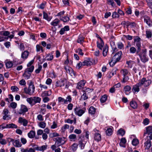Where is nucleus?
<instances>
[{"label":"nucleus","mask_w":152,"mask_h":152,"mask_svg":"<svg viewBox=\"0 0 152 152\" xmlns=\"http://www.w3.org/2000/svg\"><path fill=\"white\" fill-rule=\"evenodd\" d=\"M64 137H57L53 139V140L55 141V145L51 146V148L52 150H54L56 148L64 144L66 142Z\"/></svg>","instance_id":"nucleus-1"},{"label":"nucleus","mask_w":152,"mask_h":152,"mask_svg":"<svg viewBox=\"0 0 152 152\" xmlns=\"http://www.w3.org/2000/svg\"><path fill=\"white\" fill-rule=\"evenodd\" d=\"M35 87L33 82L30 81L28 84V88L25 87L23 89L24 92L29 95H32L34 93Z\"/></svg>","instance_id":"nucleus-2"},{"label":"nucleus","mask_w":152,"mask_h":152,"mask_svg":"<svg viewBox=\"0 0 152 152\" xmlns=\"http://www.w3.org/2000/svg\"><path fill=\"white\" fill-rule=\"evenodd\" d=\"M122 54V51H120L114 55L110 61L109 62L110 65L111 66H113L117 62L119 61L121 58Z\"/></svg>","instance_id":"nucleus-3"},{"label":"nucleus","mask_w":152,"mask_h":152,"mask_svg":"<svg viewBox=\"0 0 152 152\" xmlns=\"http://www.w3.org/2000/svg\"><path fill=\"white\" fill-rule=\"evenodd\" d=\"M41 100V98L38 96H32L26 99V101L32 106L37 103H40Z\"/></svg>","instance_id":"nucleus-4"},{"label":"nucleus","mask_w":152,"mask_h":152,"mask_svg":"<svg viewBox=\"0 0 152 152\" xmlns=\"http://www.w3.org/2000/svg\"><path fill=\"white\" fill-rule=\"evenodd\" d=\"M147 51L146 49H143L142 51L137 54L139 55L141 61L144 63H145L148 61L149 58L146 54Z\"/></svg>","instance_id":"nucleus-5"},{"label":"nucleus","mask_w":152,"mask_h":152,"mask_svg":"<svg viewBox=\"0 0 152 152\" xmlns=\"http://www.w3.org/2000/svg\"><path fill=\"white\" fill-rule=\"evenodd\" d=\"M141 87L146 88L149 86L151 83L152 81L151 80L147 79L145 78H143L138 81Z\"/></svg>","instance_id":"nucleus-6"},{"label":"nucleus","mask_w":152,"mask_h":152,"mask_svg":"<svg viewBox=\"0 0 152 152\" xmlns=\"http://www.w3.org/2000/svg\"><path fill=\"white\" fill-rule=\"evenodd\" d=\"M56 86L62 87L65 86V88H67L69 87L68 83L66 79H63L57 81L56 83Z\"/></svg>","instance_id":"nucleus-7"},{"label":"nucleus","mask_w":152,"mask_h":152,"mask_svg":"<svg viewBox=\"0 0 152 152\" xmlns=\"http://www.w3.org/2000/svg\"><path fill=\"white\" fill-rule=\"evenodd\" d=\"M86 110V109L85 107H83L82 109H80V107H76L74 109L75 113L78 116H81L85 113Z\"/></svg>","instance_id":"nucleus-8"},{"label":"nucleus","mask_w":152,"mask_h":152,"mask_svg":"<svg viewBox=\"0 0 152 152\" xmlns=\"http://www.w3.org/2000/svg\"><path fill=\"white\" fill-rule=\"evenodd\" d=\"M134 42L136 45L137 47V53L138 54L141 50V43L140 42L141 39L138 36H136L134 39Z\"/></svg>","instance_id":"nucleus-9"},{"label":"nucleus","mask_w":152,"mask_h":152,"mask_svg":"<svg viewBox=\"0 0 152 152\" xmlns=\"http://www.w3.org/2000/svg\"><path fill=\"white\" fill-rule=\"evenodd\" d=\"M121 73L123 77L122 82L125 83L127 82L129 79V77L127 76L128 73V71L126 69H122L121 70Z\"/></svg>","instance_id":"nucleus-10"},{"label":"nucleus","mask_w":152,"mask_h":152,"mask_svg":"<svg viewBox=\"0 0 152 152\" xmlns=\"http://www.w3.org/2000/svg\"><path fill=\"white\" fill-rule=\"evenodd\" d=\"M146 132L144 133V136L147 134L146 137L152 139V126H149L146 127Z\"/></svg>","instance_id":"nucleus-11"},{"label":"nucleus","mask_w":152,"mask_h":152,"mask_svg":"<svg viewBox=\"0 0 152 152\" xmlns=\"http://www.w3.org/2000/svg\"><path fill=\"white\" fill-rule=\"evenodd\" d=\"M28 111V109L26 106L24 105H21L20 108L19 110L18 113L19 114L24 115L25 113Z\"/></svg>","instance_id":"nucleus-12"},{"label":"nucleus","mask_w":152,"mask_h":152,"mask_svg":"<svg viewBox=\"0 0 152 152\" xmlns=\"http://www.w3.org/2000/svg\"><path fill=\"white\" fill-rule=\"evenodd\" d=\"M144 22L149 27L152 26V22L150 17L145 15L143 16Z\"/></svg>","instance_id":"nucleus-13"},{"label":"nucleus","mask_w":152,"mask_h":152,"mask_svg":"<svg viewBox=\"0 0 152 152\" xmlns=\"http://www.w3.org/2000/svg\"><path fill=\"white\" fill-rule=\"evenodd\" d=\"M86 83V81L84 80H80L77 83L76 88L78 89H82Z\"/></svg>","instance_id":"nucleus-14"},{"label":"nucleus","mask_w":152,"mask_h":152,"mask_svg":"<svg viewBox=\"0 0 152 152\" xmlns=\"http://www.w3.org/2000/svg\"><path fill=\"white\" fill-rule=\"evenodd\" d=\"M10 141L13 142V145L15 147L20 148L22 145L19 139L14 140L13 139H11Z\"/></svg>","instance_id":"nucleus-15"},{"label":"nucleus","mask_w":152,"mask_h":152,"mask_svg":"<svg viewBox=\"0 0 152 152\" xmlns=\"http://www.w3.org/2000/svg\"><path fill=\"white\" fill-rule=\"evenodd\" d=\"M152 139H150L149 138L146 137L145 139L146 141L144 143V147H145V149H149L151 146V140Z\"/></svg>","instance_id":"nucleus-16"},{"label":"nucleus","mask_w":152,"mask_h":152,"mask_svg":"<svg viewBox=\"0 0 152 152\" xmlns=\"http://www.w3.org/2000/svg\"><path fill=\"white\" fill-rule=\"evenodd\" d=\"M18 122L20 124H22L23 126H26L28 124V121L27 120L21 117L18 118Z\"/></svg>","instance_id":"nucleus-17"},{"label":"nucleus","mask_w":152,"mask_h":152,"mask_svg":"<svg viewBox=\"0 0 152 152\" xmlns=\"http://www.w3.org/2000/svg\"><path fill=\"white\" fill-rule=\"evenodd\" d=\"M139 87H141L139 83L134 85L132 88V91L134 93L138 92L140 91Z\"/></svg>","instance_id":"nucleus-18"},{"label":"nucleus","mask_w":152,"mask_h":152,"mask_svg":"<svg viewBox=\"0 0 152 152\" xmlns=\"http://www.w3.org/2000/svg\"><path fill=\"white\" fill-rule=\"evenodd\" d=\"M47 145H44L40 147L37 146L34 147V149L37 151H43L47 149Z\"/></svg>","instance_id":"nucleus-19"},{"label":"nucleus","mask_w":152,"mask_h":152,"mask_svg":"<svg viewBox=\"0 0 152 152\" xmlns=\"http://www.w3.org/2000/svg\"><path fill=\"white\" fill-rule=\"evenodd\" d=\"M29 52L27 50L24 51L22 52L21 55V58L23 60H25L27 59L29 55Z\"/></svg>","instance_id":"nucleus-20"},{"label":"nucleus","mask_w":152,"mask_h":152,"mask_svg":"<svg viewBox=\"0 0 152 152\" xmlns=\"http://www.w3.org/2000/svg\"><path fill=\"white\" fill-rule=\"evenodd\" d=\"M110 43L113 51L114 52L118 51V49L116 47L115 42L112 40L110 41Z\"/></svg>","instance_id":"nucleus-21"},{"label":"nucleus","mask_w":152,"mask_h":152,"mask_svg":"<svg viewBox=\"0 0 152 152\" xmlns=\"http://www.w3.org/2000/svg\"><path fill=\"white\" fill-rule=\"evenodd\" d=\"M124 92L126 94L128 95L129 94L130 92H128L130 91L131 88L129 86H125L124 88Z\"/></svg>","instance_id":"nucleus-22"},{"label":"nucleus","mask_w":152,"mask_h":152,"mask_svg":"<svg viewBox=\"0 0 152 152\" xmlns=\"http://www.w3.org/2000/svg\"><path fill=\"white\" fill-rule=\"evenodd\" d=\"M126 142V140L125 137L122 138L119 143L120 146L125 148L126 147L125 144Z\"/></svg>","instance_id":"nucleus-23"},{"label":"nucleus","mask_w":152,"mask_h":152,"mask_svg":"<svg viewBox=\"0 0 152 152\" xmlns=\"http://www.w3.org/2000/svg\"><path fill=\"white\" fill-rule=\"evenodd\" d=\"M100 42H97V47L100 49L102 50L104 45V43L103 41L101 38H100Z\"/></svg>","instance_id":"nucleus-24"},{"label":"nucleus","mask_w":152,"mask_h":152,"mask_svg":"<svg viewBox=\"0 0 152 152\" xmlns=\"http://www.w3.org/2000/svg\"><path fill=\"white\" fill-rule=\"evenodd\" d=\"M31 76V73L25 70L23 76L25 79H28Z\"/></svg>","instance_id":"nucleus-25"},{"label":"nucleus","mask_w":152,"mask_h":152,"mask_svg":"<svg viewBox=\"0 0 152 152\" xmlns=\"http://www.w3.org/2000/svg\"><path fill=\"white\" fill-rule=\"evenodd\" d=\"M102 139L101 135L99 133H95L94 134V139L97 142L100 141Z\"/></svg>","instance_id":"nucleus-26"},{"label":"nucleus","mask_w":152,"mask_h":152,"mask_svg":"<svg viewBox=\"0 0 152 152\" xmlns=\"http://www.w3.org/2000/svg\"><path fill=\"white\" fill-rule=\"evenodd\" d=\"M108 50V46L106 45L104 47L103 50L102 54L103 56H107Z\"/></svg>","instance_id":"nucleus-27"},{"label":"nucleus","mask_w":152,"mask_h":152,"mask_svg":"<svg viewBox=\"0 0 152 152\" xmlns=\"http://www.w3.org/2000/svg\"><path fill=\"white\" fill-rule=\"evenodd\" d=\"M60 20L58 19H56L51 22L50 24L54 26H56L59 23Z\"/></svg>","instance_id":"nucleus-28"},{"label":"nucleus","mask_w":152,"mask_h":152,"mask_svg":"<svg viewBox=\"0 0 152 152\" xmlns=\"http://www.w3.org/2000/svg\"><path fill=\"white\" fill-rule=\"evenodd\" d=\"M60 20L64 22H67L70 20V18L67 16L64 17H60Z\"/></svg>","instance_id":"nucleus-29"},{"label":"nucleus","mask_w":152,"mask_h":152,"mask_svg":"<svg viewBox=\"0 0 152 152\" xmlns=\"http://www.w3.org/2000/svg\"><path fill=\"white\" fill-rule=\"evenodd\" d=\"M36 133L35 131L31 130L28 133V137L30 138H34L35 135Z\"/></svg>","instance_id":"nucleus-30"},{"label":"nucleus","mask_w":152,"mask_h":152,"mask_svg":"<svg viewBox=\"0 0 152 152\" xmlns=\"http://www.w3.org/2000/svg\"><path fill=\"white\" fill-rule=\"evenodd\" d=\"M83 92L84 93L81 96V100H85L88 98V96L85 91H84Z\"/></svg>","instance_id":"nucleus-31"},{"label":"nucleus","mask_w":152,"mask_h":152,"mask_svg":"<svg viewBox=\"0 0 152 152\" xmlns=\"http://www.w3.org/2000/svg\"><path fill=\"white\" fill-rule=\"evenodd\" d=\"M96 112V108L93 106L91 107L89 109V113L91 115L94 114Z\"/></svg>","instance_id":"nucleus-32"},{"label":"nucleus","mask_w":152,"mask_h":152,"mask_svg":"<svg viewBox=\"0 0 152 152\" xmlns=\"http://www.w3.org/2000/svg\"><path fill=\"white\" fill-rule=\"evenodd\" d=\"M43 18L47 20L48 21H50L52 18L51 17H49L47 14L45 12H43Z\"/></svg>","instance_id":"nucleus-33"},{"label":"nucleus","mask_w":152,"mask_h":152,"mask_svg":"<svg viewBox=\"0 0 152 152\" xmlns=\"http://www.w3.org/2000/svg\"><path fill=\"white\" fill-rule=\"evenodd\" d=\"M51 94V91H44L41 94V96L42 97L47 96H50Z\"/></svg>","instance_id":"nucleus-34"},{"label":"nucleus","mask_w":152,"mask_h":152,"mask_svg":"<svg viewBox=\"0 0 152 152\" xmlns=\"http://www.w3.org/2000/svg\"><path fill=\"white\" fill-rule=\"evenodd\" d=\"M107 96L106 95H104L102 96L100 99V101L102 103L105 102L107 100Z\"/></svg>","instance_id":"nucleus-35"},{"label":"nucleus","mask_w":152,"mask_h":152,"mask_svg":"<svg viewBox=\"0 0 152 152\" xmlns=\"http://www.w3.org/2000/svg\"><path fill=\"white\" fill-rule=\"evenodd\" d=\"M7 128H17L18 126L16 124L13 123H11L10 124H7Z\"/></svg>","instance_id":"nucleus-36"},{"label":"nucleus","mask_w":152,"mask_h":152,"mask_svg":"<svg viewBox=\"0 0 152 152\" xmlns=\"http://www.w3.org/2000/svg\"><path fill=\"white\" fill-rule=\"evenodd\" d=\"M70 141H75L77 139L76 135L75 134H71L69 137Z\"/></svg>","instance_id":"nucleus-37"},{"label":"nucleus","mask_w":152,"mask_h":152,"mask_svg":"<svg viewBox=\"0 0 152 152\" xmlns=\"http://www.w3.org/2000/svg\"><path fill=\"white\" fill-rule=\"evenodd\" d=\"M130 105L133 109H136L137 107V103L134 101H132L130 102Z\"/></svg>","instance_id":"nucleus-38"},{"label":"nucleus","mask_w":152,"mask_h":152,"mask_svg":"<svg viewBox=\"0 0 152 152\" xmlns=\"http://www.w3.org/2000/svg\"><path fill=\"white\" fill-rule=\"evenodd\" d=\"M118 48L119 49H123L124 48V45L121 42H118L117 44Z\"/></svg>","instance_id":"nucleus-39"},{"label":"nucleus","mask_w":152,"mask_h":152,"mask_svg":"<svg viewBox=\"0 0 152 152\" xmlns=\"http://www.w3.org/2000/svg\"><path fill=\"white\" fill-rule=\"evenodd\" d=\"M5 65L7 68H10L12 67L13 64L12 61H8L5 62Z\"/></svg>","instance_id":"nucleus-40"},{"label":"nucleus","mask_w":152,"mask_h":152,"mask_svg":"<svg viewBox=\"0 0 152 152\" xmlns=\"http://www.w3.org/2000/svg\"><path fill=\"white\" fill-rule=\"evenodd\" d=\"M106 134L110 136L113 133V130L111 128H108L106 132Z\"/></svg>","instance_id":"nucleus-41"},{"label":"nucleus","mask_w":152,"mask_h":152,"mask_svg":"<svg viewBox=\"0 0 152 152\" xmlns=\"http://www.w3.org/2000/svg\"><path fill=\"white\" fill-rule=\"evenodd\" d=\"M0 34L2 36H7L10 34V32L7 31H0Z\"/></svg>","instance_id":"nucleus-42"},{"label":"nucleus","mask_w":152,"mask_h":152,"mask_svg":"<svg viewBox=\"0 0 152 152\" xmlns=\"http://www.w3.org/2000/svg\"><path fill=\"white\" fill-rule=\"evenodd\" d=\"M46 57H48L47 59V61H50L52 60L53 58V53L51 54L50 53L48 54L47 55Z\"/></svg>","instance_id":"nucleus-43"},{"label":"nucleus","mask_w":152,"mask_h":152,"mask_svg":"<svg viewBox=\"0 0 152 152\" xmlns=\"http://www.w3.org/2000/svg\"><path fill=\"white\" fill-rule=\"evenodd\" d=\"M84 40V37L81 36H79L77 40V42L78 43H82L83 42Z\"/></svg>","instance_id":"nucleus-44"},{"label":"nucleus","mask_w":152,"mask_h":152,"mask_svg":"<svg viewBox=\"0 0 152 152\" xmlns=\"http://www.w3.org/2000/svg\"><path fill=\"white\" fill-rule=\"evenodd\" d=\"M36 51L37 52L40 51V50L42 52L43 51V48L42 46L39 45H37L36 46Z\"/></svg>","instance_id":"nucleus-45"},{"label":"nucleus","mask_w":152,"mask_h":152,"mask_svg":"<svg viewBox=\"0 0 152 152\" xmlns=\"http://www.w3.org/2000/svg\"><path fill=\"white\" fill-rule=\"evenodd\" d=\"M125 131L122 129H120L118 131V134L121 135V136L124 135L125 134Z\"/></svg>","instance_id":"nucleus-46"},{"label":"nucleus","mask_w":152,"mask_h":152,"mask_svg":"<svg viewBox=\"0 0 152 152\" xmlns=\"http://www.w3.org/2000/svg\"><path fill=\"white\" fill-rule=\"evenodd\" d=\"M130 53L131 54H134L137 51L136 48L133 47H131L129 49ZM137 54V53H136Z\"/></svg>","instance_id":"nucleus-47"},{"label":"nucleus","mask_w":152,"mask_h":152,"mask_svg":"<svg viewBox=\"0 0 152 152\" xmlns=\"http://www.w3.org/2000/svg\"><path fill=\"white\" fill-rule=\"evenodd\" d=\"M58 100L59 102H63L64 104H66L65 99L61 97H59L58 98Z\"/></svg>","instance_id":"nucleus-48"},{"label":"nucleus","mask_w":152,"mask_h":152,"mask_svg":"<svg viewBox=\"0 0 152 152\" xmlns=\"http://www.w3.org/2000/svg\"><path fill=\"white\" fill-rule=\"evenodd\" d=\"M34 69V66H31L30 67L27 68L25 69L28 72L31 73L33 71Z\"/></svg>","instance_id":"nucleus-49"},{"label":"nucleus","mask_w":152,"mask_h":152,"mask_svg":"<svg viewBox=\"0 0 152 152\" xmlns=\"http://www.w3.org/2000/svg\"><path fill=\"white\" fill-rule=\"evenodd\" d=\"M78 147V145L77 143H74L72 146V150L73 151H75L77 148Z\"/></svg>","instance_id":"nucleus-50"},{"label":"nucleus","mask_w":152,"mask_h":152,"mask_svg":"<svg viewBox=\"0 0 152 152\" xmlns=\"http://www.w3.org/2000/svg\"><path fill=\"white\" fill-rule=\"evenodd\" d=\"M138 140L136 139H133L132 141V144L134 146L137 145L138 144Z\"/></svg>","instance_id":"nucleus-51"},{"label":"nucleus","mask_w":152,"mask_h":152,"mask_svg":"<svg viewBox=\"0 0 152 152\" xmlns=\"http://www.w3.org/2000/svg\"><path fill=\"white\" fill-rule=\"evenodd\" d=\"M11 89L12 92L17 91H19V88L15 86H12L11 87Z\"/></svg>","instance_id":"nucleus-52"},{"label":"nucleus","mask_w":152,"mask_h":152,"mask_svg":"<svg viewBox=\"0 0 152 152\" xmlns=\"http://www.w3.org/2000/svg\"><path fill=\"white\" fill-rule=\"evenodd\" d=\"M69 127V126L68 125L65 124L61 127V129L63 132H64L66 129H68Z\"/></svg>","instance_id":"nucleus-53"},{"label":"nucleus","mask_w":152,"mask_h":152,"mask_svg":"<svg viewBox=\"0 0 152 152\" xmlns=\"http://www.w3.org/2000/svg\"><path fill=\"white\" fill-rule=\"evenodd\" d=\"M42 68V65H38V68L36 69L35 70V72L37 74L39 73L40 71L41 70Z\"/></svg>","instance_id":"nucleus-54"},{"label":"nucleus","mask_w":152,"mask_h":152,"mask_svg":"<svg viewBox=\"0 0 152 152\" xmlns=\"http://www.w3.org/2000/svg\"><path fill=\"white\" fill-rule=\"evenodd\" d=\"M46 124L44 122H41L39 124V126L42 128H44L46 126Z\"/></svg>","instance_id":"nucleus-55"},{"label":"nucleus","mask_w":152,"mask_h":152,"mask_svg":"<svg viewBox=\"0 0 152 152\" xmlns=\"http://www.w3.org/2000/svg\"><path fill=\"white\" fill-rule=\"evenodd\" d=\"M146 37L148 38H151L152 37V32L150 31H146Z\"/></svg>","instance_id":"nucleus-56"},{"label":"nucleus","mask_w":152,"mask_h":152,"mask_svg":"<svg viewBox=\"0 0 152 152\" xmlns=\"http://www.w3.org/2000/svg\"><path fill=\"white\" fill-rule=\"evenodd\" d=\"M126 24H127L129 26H130L132 28L136 26V23L134 22H126Z\"/></svg>","instance_id":"nucleus-57"},{"label":"nucleus","mask_w":152,"mask_h":152,"mask_svg":"<svg viewBox=\"0 0 152 152\" xmlns=\"http://www.w3.org/2000/svg\"><path fill=\"white\" fill-rule=\"evenodd\" d=\"M112 16L113 18H118L119 17V15L118 12H115L113 13Z\"/></svg>","instance_id":"nucleus-58"},{"label":"nucleus","mask_w":152,"mask_h":152,"mask_svg":"<svg viewBox=\"0 0 152 152\" xmlns=\"http://www.w3.org/2000/svg\"><path fill=\"white\" fill-rule=\"evenodd\" d=\"M79 144L81 149H83L84 148L85 144L83 143L82 141H80L79 142Z\"/></svg>","instance_id":"nucleus-59"},{"label":"nucleus","mask_w":152,"mask_h":152,"mask_svg":"<svg viewBox=\"0 0 152 152\" xmlns=\"http://www.w3.org/2000/svg\"><path fill=\"white\" fill-rule=\"evenodd\" d=\"M147 2L148 6L150 8L152 9V0H148Z\"/></svg>","instance_id":"nucleus-60"},{"label":"nucleus","mask_w":152,"mask_h":152,"mask_svg":"<svg viewBox=\"0 0 152 152\" xmlns=\"http://www.w3.org/2000/svg\"><path fill=\"white\" fill-rule=\"evenodd\" d=\"M3 118L4 120H8L11 119L10 115L8 114L6 115H4L3 116Z\"/></svg>","instance_id":"nucleus-61"},{"label":"nucleus","mask_w":152,"mask_h":152,"mask_svg":"<svg viewBox=\"0 0 152 152\" xmlns=\"http://www.w3.org/2000/svg\"><path fill=\"white\" fill-rule=\"evenodd\" d=\"M149 123V121L148 119L146 118L143 121V123L145 125H148Z\"/></svg>","instance_id":"nucleus-62"},{"label":"nucleus","mask_w":152,"mask_h":152,"mask_svg":"<svg viewBox=\"0 0 152 152\" xmlns=\"http://www.w3.org/2000/svg\"><path fill=\"white\" fill-rule=\"evenodd\" d=\"M0 143L3 145H5L7 144L6 140L4 139H0Z\"/></svg>","instance_id":"nucleus-63"},{"label":"nucleus","mask_w":152,"mask_h":152,"mask_svg":"<svg viewBox=\"0 0 152 152\" xmlns=\"http://www.w3.org/2000/svg\"><path fill=\"white\" fill-rule=\"evenodd\" d=\"M10 105L12 108L15 109L16 108L17 106V104L15 102H12L10 104Z\"/></svg>","instance_id":"nucleus-64"}]
</instances>
